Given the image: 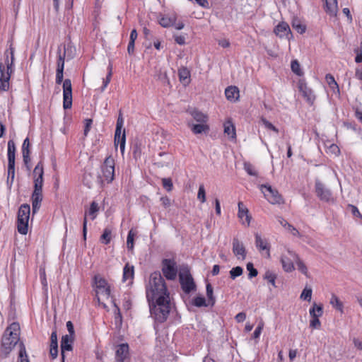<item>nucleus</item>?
Here are the masks:
<instances>
[{
	"label": "nucleus",
	"instance_id": "59",
	"mask_svg": "<svg viewBox=\"0 0 362 362\" xmlns=\"http://www.w3.org/2000/svg\"><path fill=\"white\" fill-rule=\"evenodd\" d=\"M286 229L288 230L293 235L300 237V233L298 232V230L290 223L288 225Z\"/></svg>",
	"mask_w": 362,
	"mask_h": 362
},
{
	"label": "nucleus",
	"instance_id": "15",
	"mask_svg": "<svg viewBox=\"0 0 362 362\" xmlns=\"http://www.w3.org/2000/svg\"><path fill=\"white\" fill-rule=\"evenodd\" d=\"M94 281L96 288L98 289V294H102L108 298L110 294V288L107 286L106 281L100 276H95L94 278Z\"/></svg>",
	"mask_w": 362,
	"mask_h": 362
},
{
	"label": "nucleus",
	"instance_id": "3",
	"mask_svg": "<svg viewBox=\"0 0 362 362\" xmlns=\"http://www.w3.org/2000/svg\"><path fill=\"white\" fill-rule=\"evenodd\" d=\"M20 339V325L18 322L11 323L4 331L1 339V353L7 357Z\"/></svg>",
	"mask_w": 362,
	"mask_h": 362
},
{
	"label": "nucleus",
	"instance_id": "56",
	"mask_svg": "<svg viewBox=\"0 0 362 362\" xmlns=\"http://www.w3.org/2000/svg\"><path fill=\"white\" fill-rule=\"evenodd\" d=\"M264 327V324L261 322L255 329L253 332L254 339H258L262 333V329Z\"/></svg>",
	"mask_w": 362,
	"mask_h": 362
},
{
	"label": "nucleus",
	"instance_id": "7",
	"mask_svg": "<svg viewBox=\"0 0 362 362\" xmlns=\"http://www.w3.org/2000/svg\"><path fill=\"white\" fill-rule=\"evenodd\" d=\"M101 170L103 177V181L110 183L114 180L115 160L112 156H108L105 159L101 166Z\"/></svg>",
	"mask_w": 362,
	"mask_h": 362
},
{
	"label": "nucleus",
	"instance_id": "37",
	"mask_svg": "<svg viewBox=\"0 0 362 362\" xmlns=\"http://www.w3.org/2000/svg\"><path fill=\"white\" fill-rule=\"evenodd\" d=\"M325 79L329 87L334 91L335 89L337 92L339 91L338 84L337 83L334 78L331 74H327Z\"/></svg>",
	"mask_w": 362,
	"mask_h": 362
},
{
	"label": "nucleus",
	"instance_id": "6",
	"mask_svg": "<svg viewBox=\"0 0 362 362\" xmlns=\"http://www.w3.org/2000/svg\"><path fill=\"white\" fill-rule=\"evenodd\" d=\"M30 214V205L27 204H22L18 209L17 218L18 231L22 235H26L28 233Z\"/></svg>",
	"mask_w": 362,
	"mask_h": 362
},
{
	"label": "nucleus",
	"instance_id": "62",
	"mask_svg": "<svg viewBox=\"0 0 362 362\" xmlns=\"http://www.w3.org/2000/svg\"><path fill=\"white\" fill-rule=\"evenodd\" d=\"M92 119H86V124H85V128H84V136H87L90 129V127H91V124H92Z\"/></svg>",
	"mask_w": 362,
	"mask_h": 362
},
{
	"label": "nucleus",
	"instance_id": "4",
	"mask_svg": "<svg viewBox=\"0 0 362 362\" xmlns=\"http://www.w3.org/2000/svg\"><path fill=\"white\" fill-rule=\"evenodd\" d=\"M15 49L10 45L5 52V64L0 62V90L6 91L9 88V80L13 72Z\"/></svg>",
	"mask_w": 362,
	"mask_h": 362
},
{
	"label": "nucleus",
	"instance_id": "28",
	"mask_svg": "<svg viewBox=\"0 0 362 362\" xmlns=\"http://www.w3.org/2000/svg\"><path fill=\"white\" fill-rule=\"evenodd\" d=\"M224 134H226L230 139H236L235 127L230 119H228L224 122Z\"/></svg>",
	"mask_w": 362,
	"mask_h": 362
},
{
	"label": "nucleus",
	"instance_id": "5",
	"mask_svg": "<svg viewBox=\"0 0 362 362\" xmlns=\"http://www.w3.org/2000/svg\"><path fill=\"white\" fill-rule=\"evenodd\" d=\"M64 69H57L56 83L61 84L63 82V107L70 109L72 106V86L70 79L66 78L63 81Z\"/></svg>",
	"mask_w": 362,
	"mask_h": 362
},
{
	"label": "nucleus",
	"instance_id": "55",
	"mask_svg": "<svg viewBox=\"0 0 362 362\" xmlns=\"http://www.w3.org/2000/svg\"><path fill=\"white\" fill-rule=\"evenodd\" d=\"M123 125H124V119H123L122 115L120 112L119 114L117 120L115 131H123L122 130Z\"/></svg>",
	"mask_w": 362,
	"mask_h": 362
},
{
	"label": "nucleus",
	"instance_id": "31",
	"mask_svg": "<svg viewBox=\"0 0 362 362\" xmlns=\"http://www.w3.org/2000/svg\"><path fill=\"white\" fill-rule=\"evenodd\" d=\"M180 81L184 84L187 85L189 83L190 73L186 67H182L178 70Z\"/></svg>",
	"mask_w": 362,
	"mask_h": 362
},
{
	"label": "nucleus",
	"instance_id": "52",
	"mask_svg": "<svg viewBox=\"0 0 362 362\" xmlns=\"http://www.w3.org/2000/svg\"><path fill=\"white\" fill-rule=\"evenodd\" d=\"M30 141L28 138H26L23 143L22 145V154H25V156H27V154H30Z\"/></svg>",
	"mask_w": 362,
	"mask_h": 362
},
{
	"label": "nucleus",
	"instance_id": "27",
	"mask_svg": "<svg viewBox=\"0 0 362 362\" xmlns=\"http://www.w3.org/2000/svg\"><path fill=\"white\" fill-rule=\"evenodd\" d=\"M134 276V266L130 265L129 263L126 264L123 268V281H129V284L132 283V280Z\"/></svg>",
	"mask_w": 362,
	"mask_h": 362
},
{
	"label": "nucleus",
	"instance_id": "34",
	"mask_svg": "<svg viewBox=\"0 0 362 362\" xmlns=\"http://www.w3.org/2000/svg\"><path fill=\"white\" fill-rule=\"evenodd\" d=\"M112 239V229L105 228L103 234L100 236V240L103 244L107 245L110 243Z\"/></svg>",
	"mask_w": 362,
	"mask_h": 362
},
{
	"label": "nucleus",
	"instance_id": "20",
	"mask_svg": "<svg viewBox=\"0 0 362 362\" xmlns=\"http://www.w3.org/2000/svg\"><path fill=\"white\" fill-rule=\"evenodd\" d=\"M115 145H119L120 151L123 155L125 149V144H126V134L125 130L123 131H115Z\"/></svg>",
	"mask_w": 362,
	"mask_h": 362
},
{
	"label": "nucleus",
	"instance_id": "13",
	"mask_svg": "<svg viewBox=\"0 0 362 362\" xmlns=\"http://www.w3.org/2000/svg\"><path fill=\"white\" fill-rule=\"evenodd\" d=\"M315 192L317 196L325 202H329L332 200V196L330 190L325 187V186L319 180H315Z\"/></svg>",
	"mask_w": 362,
	"mask_h": 362
},
{
	"label": "nucleus",
	"instance_id": "14",
	"mask_svg": "<svg viewBox=\"0 0 362 362\" xmlns=\"http://www.w3.org/2000/svg\"><path fill=\"white\" fill-rule=\"evenodd\" d=\"M233 252L238 259L242 260L246 258V250L243 243L237 238L233 239Z\"/></svg>",
	"mask_w": 362,
	"mask_h": 362
},
{
	"label": "nucleus",
	"instance_id": "30",
	"mask_svg": "<svg viewBox=\"0 0 362 362\" xmlns=\"http://www.w3.org/2000/svg\"><path fill=\"white\" fill-rule=\"evenodd\" d=\"M18 346L19 351L17 362H30L24 344L23 342H20Z\"/></svg>",
	"mask_w": 362,
	"mask_h": 362
},
{
	"label": "nucleus",
	"instance_id": "46",
	"mask_svg": "<svg viewBox=\"0 0 362 362\" xmlns=\"http://www.w3.org/2000/svg\"><path fill=\"white\" fill-rule=\"evenodd\" d=\"M197 199L202 203H204L206 202V192H205L204 185H200L199 187V190H198V193H197Z\"/></svg>",
	"mask_w": 362,
	"mask_h": 362
},
{
	"label": "nucleus",
	"instance_id": "50",
	"mask_svg": "<svg viewBox=\"0 0 362 362\" xmlns=\"http://www.w3.org/2000/svg\"><path fill=\"white\" fill-rule=\"evenodd\" d=\"M261 122L267 129L272 130L276 133H279L278 129L276 127H274L270 122L267 120L265 118H262Z\"/></svg>",
	"mask_w": 362,
	"mask_h": 362
},
{
	"label": "nucleus",
	"instance_id": "24",
	"mask_svg": "<svg viewBox=\"0 0 362 362\" xmlns=\"http://www.w3.org/2000/svg\"><path fill=\"white\" fill-rule=\"evenodd\" d=\"M290 31L289 25L285 22L279 23L274 28L275 34L280 37H287Z\"/></svg>",
	"mask_w": 362,
	"mask_h": 362
},
{
	"label": "nucleus",
	"instance_id": "53",
	"mask_svg": "<svg viewBox=\"0 0 362 362\" xmlns=\"http://www.w3.org/2000/svg\"><path fill=\"white\" fill-rule=\"evenodd\" d=\"M114 307H115V320L116 322H122V315L120 313V310L119 307L117 305V304L113 302Z\"/></svg>",
	"mask_w": 362,
	"mask_h": 362
},
{
	"label": "nucleus",
	"instance_id": "42",
	"mask_svg": "<svg viewBox=\"0 0 362 362\" xmlns=\"http://www.w3.org/2000/svg\"><path fill=\"white\" fill-rule=\"evenodd\" d=\"M312 293L313 291L311 288L305 287L302 291L300 298L303 300L310 301L312 298Z\"/></svg>",
	"mask_w": 362,
	"mask_h": 362
},
{
	"label": "nucleus",
	"instance_id": "23",
	"mask_svg": "<svg viewBox=\"0 0 362 362\" xmlns=\"http://www.w3.org/2000/svg\"><path fill=\"white\" fill-rule=\"evenodd\" d=\"M255 245L257 249L261 252L263 250L267 251V257H270L269 246L266 240H263L258 234H255Z\"/></svg>",
	"mask_w": 362,
	"mask_h": 362
},
{
	"label": "nucleus",
	"instance_id": "58",
	"mask_svg": "<svg viewBox=\"0 0 362 362\" xmlns=\"http://www.w3.org/2000/svg\"><path fill=\"white\" fill-rule=\"evenodd\" d=\"M160 201L165 208H168L171 205V200L167 196L160 197Z\"/></svg>",
	"mask_w": 362,
	"mask_h": 362
},
{
	"label": "nucleus",
	"instance_id": "45",
	"mask_svg": "<svg viewBox=\"0 0 362 362\" xmlns=\"http://www.w3.org/2000/svg\"><path fill=\"white\" fill-rule=\"evenodd\" d=\"M247 269L249 272L248 277L249 279H252L253 277H255L258 274L257 270L254 267L253 264L251 262H248L247 264Z\"/></svg>",
	"mask_w": 362,
	"mask_h": 362
},
{
	"label": "nucleus",
	"instance_id": "43",
	"mask_svg": "<svg viewBox=\"0 0 362 362\" xmlns=\"http://www.w3.org/2000/svg\"><path fill=\"white\" fill-rule=\"evenodd\" d=\"M243 272V268L241 267L238 266V267H233L230 271V276L232 279H235L236 277L241 276Z\"/></svg>",
	"mask_w": 362,
	"mask_h": 362
},
{
	"label": "nucleus",
	"instance_id": "2",
	"mask_svg": "<svg viewBox=\"0 0 362 362\" xmlns=\"http://www.w3.org/2000/svg\"><path fill=\"white\" fill-rule=\"evenodd\" d=\"M44 169L43 163L40 161L34 168V190L32 194L33 213H36L41 205L42 200V185H43Z\"/></svg>",
	"mask_w": 362,
	"mask_h": 362
},
{
	"label": "nucleus",
	"instance_id": "8",
	"mask_svg": "<svg viewBox=\"0 0 362 362\" xmlns=\"http://www.w3.org/2000/svg\"><path fill=\"white\" fill-rule=\"evenodd\" d=\"M259 189L264 194V197L272 204H281L282 202L281 195L279 194L278 191L273 189L271 185H261Z\"/></svg>",
	"mask_w": 362,
	"mask_h": 362
},
{
	"label": "nucleus",
	"instance_id": "63",
	"mask_svg": "<svg viewBox=\"0 0 362 362\" xmlns=\"http://www.w3.org/2000/svg\"><path fill=\"white\" fill-rule=\"evenodd\" d=\"M11 153H16V145L13 140L8 141V152Z\"/></svg>",
	"mask_w": 362,
	"mask_h": 362
},
{
	"label": "nucleus",
	"instance_id": "11",
	"mask_svg": "<svg viewBox=\"0 0 362 362\" xmlns=\"http://www.w3.org/2000/svg\"><path fill=\"white\" fill-rule=\"evenodd\" d=\"M180 281L182 290L189 293L195 288V284L191 274L188 272L180 273Z\"/></svg>",
	"mask_w": 362,
	"mask_h": 362
},
{
	"label": "nucleus",
	"instance_id": "32",
	"mask_svg": "<svg viewBox=\"0 0 362 362\" xmlns=\"http://www.w3.org/2000/svg\"><path fill=\"white\" fill-rule=\"evenodd\" d=\"M191 115L197 123H207L208 122V116L198 110H193Z\"/></svg>",
	"mask_w": 362,
	"mask_h": 362
},
{
	"label": "nucleus",
	"instance_id": "60",
	"mask_svg": "<svg viewBox=\"0 0 362 362\" xmlns=\"http://www.w3.org/2000/svg\"><path fill=\"white\" fill-rule=\"evenodd\" d=\"M50 346H58V344H57V332L56 331H54L52 332L51 334V337H50Z\"/></svg>",
	"mask_w": 362,
	"mask_h": 362
},
{
	"label": "nucleus",
	"instance_id": "12",
	"mask_svg": "<svg viewBox=\"0 0 362 362\" xmlns=\"http://www.w3.org/2000/svg\"><path fill=\"white\" fill-rule=\"evenodd\" d=\"M291 253H296L295 252L287 250L286 253L283 254L281 257V262L283 269L286 272H292L295 269L293 262L297 261V259H293Z\"/></svg>",
	"mask_w": 362,
	"mask_h": 362
},
{
	"label": "nucleus",
	"instance_id": "64",
	"mask_svg": "<svg viewBox=\"0 0 362 362\" xmlns=\"http://www.w3.org/2000/svg\"><path fill=\"white\" fill-rule=\"evenodd\" d=\"M353 343L356 349L362 350V340L358 338H354Z\"/></svg>",
	"mask_w": 362,
	"mask_h": 362
},
{
	"label": "nucleus",
	"instance_id": "40",
	"mask_svg": "<svg viewBox=\"0 0 362 362\" xmlns=\"http://www.w3.org/2000/svg\"><path fill=\"white\" fill-rule=\"evenodd\" d=\"M206 296L208 297L209 305H214L215 303V298L213 295V287L210 284H206Z\"/></svg>",
	"mask_w": 362,
	"mask_h": 362
},
{
	"label": "nucleus",
	"instance_id": "38",
	"mask_svg": "<svg viewBox=\"0 0 362 362\" xmlns=\"http://www.w3.org/2000/svg\"><path fill=\"white\" fill-rule=\"evenodd\" d=\"M292 26L298 33L300 34H303L305 32V25L302 24L300 21L298 19H295L293 21Z\"/></svg>",
	"mask_w": 362,
	"mask_h": 362
},
{
	"label": "nucleus",
	"instance_id": "10",
	"mask_svg": "<svg viewBox=\"0 0 362 362\" xmlns=\"http://www.w3.org/2000/svg\"><path fill=\"white\" fill-rule=\"evenodd\" d=\"M162 265V272L165 277L169 280H174L177 273L176 262L173 259H165L163 260Z\"/></svg>",
	"mask_w": 362,
	"mask_h": 362
},
{
	"label": "nucleus",
	"instance_id": "21",
	"mask_svg": "<svg viewBox=\"0 0 362 362\" xmlns=\"http://www.w3.org/2000/svg\"><path fill=\"white\" fill-rule=\"evenodd\" d=\"M187 125L194 134L207 133L209 130V126L207 123L194 124L192 122H189Z\"/></svg>",
	"mask_w": 362,
	"mask_h": 362
},
{
	"label": "nucleus",
	"instance_id": "16",
	"mask_svg": "<svg viewBox=\"0 0 362 362\" xmlns=\"http://www.w3.org/2000/svg\"><path fill=\"white\" fill-rule=\"evenodd\" d=\"M298 88L299 91L302 93V95L307 100V102L310 105L313 104L315 99V95L313 93L312 89L308 87L306 83L303 81H300L298 83Z\"/></svg>",
	"mask_w": 362,
	"mask_h": 362
},
{
	"label": "nucleus",
	"instance_id": "18",
	"mask_svg": "<svg viewBox=\"0 0 362 362\" xmlns=\"http://www.w3.org/2000/svg\"><path fill=\"white\" fill-rule=\"evenodd\" d=\"M73 337L66 334L62 337L61 341V355L62 362H64V352L66 351H71L72 349Z\"/></svg>",
	"mask_w": 362,
	"mask_h": 362
},
{
	"label": "nucleus",
	"instance_id": "29",
	"mask_svg": "<svg viewBox=\"0 0 362 362\" xmlns=\"http://www.w3.org/2000/svg\"><path fill=\"white\" fill-rule=\"evenodd\" d=\"M309 314L311 317H320L323 314V306L320 304L317 305L316 303H314L313 306L309 310Z\"/></svg>",
	"mask_w": 362,
	"mask_h": 362
},
{
	"label": "nucleus",
	"instance_id": "19",
	"mask_svg": "<svg viewBox=\"0 0 362 362\" xmlns=\"http://www.w3.org/2000/svg\"><path fill=\"white\" fill-rule=\"evenodd\" d=\"M128 356L129 345L126 343L119 344L116 351V362H124Z\"/></svg>",
	"mask_w": 362,
	"mask_h": 362
},
{
	"label": "nucleus",
	"instance_id": "1",
	"mask_svg": "<svg viewBox=\"0 0 362 362\" xmlns=\"http://www.w3.org/2000/svg\"><path fill=\"white\" fill-rule=\"evenodd\" d=\"M146 293L151 315L157 322H165L170 312L171 303L165 280L159 272L151 274Z\"/></svg>",
	"mask_w": 362,
	"mask_h": 362
},
{
	"label": "nucleus",
	"instance_id": "49",
	"mask_svg": "<svg viewBox=\"0 0 362 362\" xmlns=\"http://www.w3.org/2000/svg\"><path fill=\"white\" fill-rule=\"evenodd\" d=\"M15 177V166H8L7 182L13 183Z\"/></svg>",
	"mask_w": 362,
	"mask_h": 362
},
{
	"label": "nucleus",
	"instance_id": "33",
	"mask_svg": "<svg viewBox=\"0 0 362 362\" xmlns=\"http://www.w3.org/2000/svg\"><path fill=\"white\" fill-rule=\"evenodd\" d=\"M291 255L293 259H297L296 263L297 264L298 269L306 276H308V268L304 262L299 258L298 255L296 253H291Z\"/></svg>",
	"mask_w": 362,
	"mask_h": 362
},
{
	"label": "nucleus",
	"instance_id": "26",
	"mask_svg": "<svg viewBox=\"0 0 362 362\" xmlns=\"http://www.w3.org/2000/svg\"><path fill=\"white\" fill-rule=\"evenodd\" d=\"M225 95L228 100L235 102L240 97L239 89L236 86H229L226 89Z\"/></svg>",
	"mask_w": 362,
	"mask_h": 362
},
{
	"label": "nucleus",
	"instance_id": "54",
	"mask_svg": "<svg viewBox=\"0 0 362 362\" xmlns=\"http://www.w3.org/2000/svg\"><path fill=\"white\" fill-rule=\"evenodd\" d=\"M244 169L250 175L256 176L257 175L254 167L250 163H245Z\"/></svg>",
	"mask_w": 362,
	"mask_h": 362
},
{
	"label": "nucleus",
	"instance_id": "22",
	"mask_svg": "<svg viewBox=\"0 0 362 362\" xmlns=\"http://www.w3.org/2000/svg\"><path fill=\"white\" fill-rule=\"evenodd\" d=\"M159 24L163 28H168L174 25L176 21L175 14L160 15L158 18Z\"/></svg>",
	"mask_w": 362,
	"mask_h": 362
},
{
	"label": "nucleus",
	"instance_id": "57",
	"mask_svg": "<svg viewBox=\"0 0 362 362\" xmlns=\"http://www.w3.org/2000/svg\"><path fill=\"white\" fill-rule=\"evenodd\" d=\"M328 151L335 156H338L340 153L339 148L336 144H331L328 148Z\"/></svg>",
	"mask_w": 362,
	"mask_h": 362
},
{
	"label": "nucleus",
	"instance_id": "9",
	"mask_svg": "<svg viewBox=\"0 0 362 362\" xmlns=\"http://www.w3.org/2000/svg\"><path fill=\"white\" fill-rule=\"evenodd\" d=\"M99 210L100 207L98 204L93 201L90 203V207L85 211L84 218L83 221V235L84 239L86 238L88 216H89L90 218L93 221L96 218Z\"/></svg>",
	"mask_w": 362,
	"mask_h": 362
},
{
	"label": "nucleus",
	"instance_id": "41",
	"mask_svg": "<svg viewBox=\"0 0 362 362\" xmlns=\"http://www.w3.org/2000/svg\"><path fill=\"white\" fill-rule=\"evenodd\" d=\"M69 47H64V55L60 54V51H58V59H57V69H64V56L66 52L69 50Z\"/></svg>",
	"mask_w": 362,
	"mask_h": 362
},
{
	"label": "nucleus",
	"instance_id": "17",
	"mask_svg": "<svg viewBox=\"0 0 362 362\" xmlns=\"http://www.w3.org/2000/svg\"><path fill=\"white\" fill-rule=\"evenodd\" d=\"M238 216L242 221L243 224H246L247 226L250 225L251 221V216L249 214L248 209L244 205L242 202H239L238 204Z\"/></svg>",
	"mask_w": 362,
	"mask_h": 362
},
{
	"label": "nucleus",
	"instance_id": "51",
	"mask_svg": "<svg viewBox=\"0 0 362 362\" xmlns=\"http://www.w3.org/2000/svg\"><path fill=\"white\" fill-rule=\"evenodd\" d=\"M310 327L313 329H320L321 327V322L319 317H311L310 320Z\"/></svg>",
	"mask_w": 362,
	"mask_h": 362
},
{
	"label": "nucleus",
	"instance_id": "61",
	"mask_svg": "<svg viewBox=\"0 0 362 362\" xmlns=\"http://www.w3.org/2000/svg\"><path fill=\"white\" fill-rule=\"evenodd\" d=\"M15 155L16 153H7L8 166H15Z\"/></svg>",
	"mask_w": 362,
	"mask_h": 362
},
{
	"label": "nucleus",
	"instance_id": "35",
	"mask_svg": "<svg viewBox=\"0 0 362 362\" xmlns=\"http://www.w3.org/2000/svg\"><path fill=\"white\" fill-rule=\"evenodd\" d=\"M264 279L270 283L274 288L276 286V274L270 270L265 272Z\"/></svg>",
	"mask_w": 362,
	"mask_h": 362
},
{
	"label": "nucleus",
	"instance_id": "47",
	"mask_svg": "<svg viewBox=\"0 0 362 362\" xmlns=\"http://www.w3.org/2000/svg\"><path fill=\"white\" fill-rule=\"evenodd\" d=\"M193 305L197 307H202L207 306L209 303H206V300L203 296H197L193 300Z\"/></svg>",
	"mask_w": 362,
	"mask_h": 362
},
{
	"label": "nucleus",
	"instance_id": "44",
	"mask_svg": "<svg viewBox=\"0 0 362 362\" xmlns=\"http://www.w3.org/2000/svg\"><path fill=\"white\" fill-rule=\"evenodd\" d=\"M135 236V233L132 230H130L128 233L127 238V248L130 250L134 248V238Z\"/></svg>",
	"mask_w": 362,
	"mask_h": 362
},
{
	"label": "nucleus",
	"instance_id": "48",
	"mask_svg": "<svg viewBox=\"0 0 362 362\" xmlns=\"http://www.w3.org/2000/svg\"><path fill=\"white\" fill-rule=\"evenodd\" d=\"M163 187L168 191L170 192L173 189V185L170 178H163L162 179Z\"/></svg>",
	"mask_w": 362,
	"mask_h": 362
},
{
	"label": "nucleus",
	"instance_id": "39",
	"mask_svg": "<svg viewBox=\"0 0 362 362\" xmlns=\"http://www.w3.org/2000/svg\"><path fill=\"white\" fill-rule=\"evenodd\" d=\"M291 68L292 71L296 75L300 76L303 74V72L300 69V65L298 60L295 59L291 62Z\"/></svg>",
	"mask_w": 362,
	"mask_h": 362
},
{
	"label": "nucleus",
	"instance_id": "25",
	"mask_svg": "<svg viewBox=\"0 0 362 362\" xmlns=\"http://www.w3.org/2000/svg\"><path fill=\"white\" fill-rule=\"evenodd\" d=\"M325 11L330 16H336L338 12L337 0H325Z\"/></svg>",
	"mask_w": 362,
	"mask_h": 362
},
{
	"label": "nucleus",
	"instance_id": "36",
	"mask_svg": "<svg viewBox=\"0 0 362 362\" xmlns=\"http://www.w3.org/2000/svg\"><path fill=\"white\" fill-rule=\"evenodd\" d=\"M330 303L337 310H338L341 313H343V304L339 300V298L337 296H335V295H332V298H331V300H330Z\"/></svg>",
	"mask_w": 362,
	"mask_h": 362
}]
</instances>
